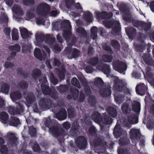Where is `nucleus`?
I'll use <instances>...</instances> for the list:
<instances>
[{"mask_svg":"<svg viewBox=\"0 0 154 154\" xmlns=\"http://www.w3.org/2000/svg\"><path fill=\"white\" fill-rule=\"evenodd\" d=\"M115 99L116 102L120 104L122 101V98L121 97H118L116 95H115Z\"/></svg>","mask_w":154,"mask_h":154,"instance_id":"nucleus-53","label":"nucleus"},{"mask_svg":"<svg viewBox=\"0 0 154 154\" xmlns=\"http://www.w3.org/2000/svg\"><path fill=\"white\" fill-rule=\"evenodd\" d=\"M106 110L108 114L112 116L115 117L116 116V111L113 107H109Z\"/></svg>","mask_w":154,"mask_h":154,"instance_id":"nucleus-26","label":"nucleus"},{"mask_svg":"<svg viewBox=\"0 0 154 154\" xmlns=\"http://www.w3.org/2000/svg\"><path fill=\"white\" fill-rule=\"evenodd\" d=\"M71 94L74 100H76L78 97V91L77 89H74V91H71Z\"/></svg>","mask_w":154,"mask_h":154,"instance_id":"nucleus-38","label":"nucleus"},{"mask_svg":"<svg viewBox=\"0 0 154 154\" xmlns=\"http://www.w3.org/2000/svg\"><path fill=\"white\" fill-rule=\"evenodd\" d=\"M20 45L18 44L10 46L9 49L12 51L11 55L13 56H16L17 53L20 51Z\"/></svg>","mask_w":154,"mask_h":154,"instance_id":"nucleus-13","label":"nucleus"},{"mask_svg":"<svg viewBox=\"0 0 154 154\" xmlns=\"http://www.w3.org/2000/svg\"><path fill=\"white\" fill-rule=\"evenodd\" d=\"M8 18L7 16L4 13L0 15V23H7L8 21Z\"/></svg>","mask_w":154,"mask_h":154,"instance_id":"nucleus-30","label":"nucleus"},{"mask_svg":"<svg viewBox=\"0 0 154 154\" xmlns=\"http://www.w3.org/2000/svg\"><path fill=\"white\" fill-rule=\"evenodd\" d=\"M9 90V86L7 84H4L2 85L1 91L2 93L5 94H8Z\"/></svg>","mask_w":154,"mask_h":154,"instance_id":"nucleus-27","label":"nucleus"},{"mask_svg":"<svg viewBox=\"0 0 154 154\" xmlns=\"http://www.w3.org/2000/svg\"><path fill=\"white\" fill-rule=\"evenodd\" d=\"M92 119L95 122L99 124L101 128L102 127L101 125L102 124H109L112 122L111 118L106 116L104 115L103 118H101L99 113L97 112L93 113Z\"/></svg>","mask_w":154,"mask_h":154,"instance_id":"nucleus-2","label":"nucleus"},{"mask_svg":"<svg viewBox=\"0 0 154 154\" xmlns=\"http://www.w3.org/2000/svg\"><path fill=\"white\" fill-rule=\"evenodd\" d=\"M114 69L120 73H124L126 69V66L124 63L117 61L114 62L113 64Z\"/></svg>","mask_w":154,"mask_h":154,"instance_id":"nucleus-4","label":"nucleus"},{"mask_svg":"<svg viewBox=\"0 0 154 154\" xmlns=\"http://www.w3.org/2000/svg\"><path fill=\"white\" fill-rule=\"evenodd\" d=\"M76 142L79 144L81 148H85L86 145V140L85 138L83 137H80L77 139Z\"/></svg>","mask_w":154,"mask_h":154,"instance_id":"nucleus-16","label":"nucleus"},{"mask_svg":"<svg viewBox=\"0 0 154 154\" xmlns=\"http://www.w3.org/2000/svg\"><path fill=\"white\" fill-rule=\"evenodd\" d=\"M98 61V59L97 57L91 59L89 61V63L93 66L96 65Z\"/></svg>","mask_w":154,"mask_h":154,"instance_id":"nucleus-40","label":"nucleus"},{"mask_svg":"<svg viewBox=\"0 0 154 154\" xmlns=\"http://www.w3.org/2000/svg\"><path fill=\"white\" fill-rule=\"evenodd\" d=\"M57 128L56 127H52L49 129V133L53 135L56 134L57 133Z\"/></svg>","mask_w":154,"mask_h":154,"instance_id":"nucleus-39","label":"nucleus"},{"mask_svg":"<svg viewBox=\"0 0 154 154\" xmlns=\"http://www.w3.org/2000/svg\"><path fill=\"white\" fill-rule=\"evenodd\" d=\"M81 81L84 86L86 94H88V95L90 94L91 93V91L90 87L87 85V82L86 80L85 79L83 78V79L81 80Z\"/></svg>","mask_w":154,"mask_h":154,"instance_id":"nucleus-20","label":"nucleus"},{"mask_svg":"<svg viewBox=\"0 0 154 154\" xmlns=\"http://www.w3.org/2000/svg\"><path fill=\"white\" fill-rule=\"evenodd\" d=\"M13 65L9 62H7L5 63V66L7 68L11 67Z\"/></svg>","mask_w":154,"mask_h":154,"instance_id":"nucleus-61","label":"nucleus"},{"mask_svg":"<svg viewBox=\"0 0 154 154\" xmlns=\"http://www.w3.org/2000/svg\"><path fill=\"white\" fill-rule=\"evenodd\" d=\"M8 123L10 125L15 127H17L20 124L19 119L13 116L11 117Z\"/></svg>","mask_w":154,"mask_h":154,"instance_id":"nucleus-14","label":"nucleus"},{"mask_svg":"<svg viewBox=\"0 0 154 154\" xmlns=\"http://www.w3.org/2000/svg\"><path fill=\"white\" fill-rule=\"evenodd\" d=\"M137 122V117L134 115H133L127 117L124 122V124L125 127H130L131 125L135 124Z\"/></svg>","mask_w":154,"mask_h":154,"instance_id":"nucleus-5","label":"nucleus"},{"mask_svg":"<svg viewBox=\"0 0 154 154\" xmlns=\"http://www.w3.org/2000/svg\"><path fill=\"white\" fill-rule=\"evenodd\" d=\"M12 11L14 13L19 16H22L24 14V12L21 8L18 5H15L12 8Z\"/></svg>","mask_w":154,"mask_h":154,"instance_id":"nucleus-12","label":"nucleus"},{"mask_svg":"<svg viewBox=\"0 0 154 154\" xmlns=\"http://www.w3.org/2000/svg\"><path fill=\"white\" fill-rule=\"evenodd\" d=\"M100 94L103 97L110 95L111 94V91L109 88L101 90L100 91Z\"/></svg>","mask_w":154,"mask_h":154,"instance_id":"nucleus-23","label":"nucleus"},{"mask_svg":"<svg viewBox=\"0 0 154 154\" xmlns=\"http://www.w3.org/2000/svg\"><path fill=\"white\" fill-rule=\"evenodd\" d=\"M34 55L36 58L39 59L41 60H43L45 59L46 55L43 52H41L38 48H35L34 52Z\"/></svg>","mask_w":154,"mask_h":154,"instance_id":"nucleus-11","label":"nucleus"},{"mask_svg":"<svg viewBox=\"0 0 154 154\" xmlns=\"http://www.w3.org/2000/svg\"><path fill=\"white\" fill-rule=\"evenodd\" d=\"M144 85L143 84H141L137 86L136 88V91L137 94L140 95H144V92L143 87Z\"/></svg>","mask_w":154,"mask_h":154,"instance_id":"nucleus-19","label":"nucleus"},{"mask_svg":"<svg viewBox=\"0 0 154 154\" xmlns=\"http://www.w3.org/2000/svg\"><path fill=\"white\" fill-rule=\"evenodd\" d=\"M58 14L59 13L56 11L53 10L50 13V15L52 16H55Z\"/></svg>","mask_w":154,"mask_h":154,"instance_id":"nucleus-58","label":"nucleus"},{"mask_svg":"<svg viewBox=\"0 0 154 154\" xmlns=\"http://www.w3.org/2000/svg\"><path fill=\"white\" fill-rule=\"evenodd\" d=\"M23 103L24 104L23 102L17 104L15 109L13 107H10L8 109V111L10 113L13 115L17 114H22L24 110V107Z\"/></svg>","mask_w":154,"mask_h":154,"instance_id":"nucleus-3","label":"nucleus"},{"mask_svg":"<svg viewBox=\"0 0 154 154\" xmlns=\"http://www.w3.org/2000/svg\"><path fill=\"white\" fill-rule=\"evenodd\" d=\"M37 10L39 15V17L36 18V23L39 25H44V20L42 18V16H44L46 15L49 11V6L46 4L42 3L38 6Z\"/></svg>","mask_w":154,"mask_h":154,"instance_id":"nucleus-1","label":"nucleus"},{"mask_svg":"<svg viewBox=\"0 0 154 154\" xmlns=\"http://www.w3.org/2000/svg\"><path fill=\"white\" fill-rule=\"evenodd\" d=\"M97 69L101 70L106 74H109L110 72V68L108 65L98 64L97 66Z\"/></svg>","mask_w":154,"mask_h":154,"instance_id":"nucleus-10","label":"nucleus"},{"mask_svg":"<svg viewBox=\"0 0 154 154\" xmlns=\"http://www.w3.org/2000/svg\"><path fill=\"white\" fill-rule=\"evenodd\" d=\"M20 30L21 35L23 38L24 39H27L30 37L32 33L28 31L24 27H21L20 28Z\"/></svg>","mask_w":154,"mask_h":154,"instance_id":"nucleus-9","label":"nucleus"},{"mask_svg":"<svg viewBox=\"0 0 154 154\" xmlns=\"http://www.w3.org/2000/svg\"><path fill=\"white\" fill-rule=\"evenodd\" d=\"M132 110L136 112L139 113L140 111V103L138 102H134L132 106Z\"/></svg>","mask_w":154,"mask_h":154,"instance_id":"nucleus-25","label":"nucleus"},{"mask_svg":"<svg viewBox=\"0 0 154 154\" xmlns=\"http://www.w3.org/2000/svg\"><path fill=\"white\" fill-rule=\"evenodd\" d=\"M11 98L13 102L18 100L20 97V94L19 91L12 92L10 94Z\"/></svg>","mask_w":154,"mask_h":154,"instance_id":"nucleus-22","label":"nucleus"},{"mask_svg":"<svg viewBox=\"0 0 154 154\" xmlns=\"http://www.w3.org/2000/svg\"><path fill=\"white\" fill-rule=\"evenodd\" d=\"M87 21L89 22H91L92 20V15L90 12H85L83 13Z\"/></svg>","mask_w":154,"mask_h":154,"instance_id":"nucleus-28","label":"nucleus"},{"mask_svg":"<svg viewBox=\"0 0 154 154\" xmlns=\"http://www.w3.org/2000/svg\"><path fill=\"white\" fill-rule=\"evenodd\" d=\"M126 133L125 131L120 128L119 125L117 124L114 128L113 134L116 138L119 137L122 134H125Z\"/></svg>","mask_w":154,"mask_h":154,"instance_id":"nucleus-8","label":"nucleus"},{"mask_svg":"<svg viewBox=\"0 0 154 154\" xmlns=\"http://www.w3.org/2000/svg\"><path fill=\"white\" fill-rule=\"evenodd\" d=\"M88 101L92 104L94 103L95 100L94 97L93 96H90L88 99Z\"/></svg>","mask_w":154,"mask_h":154,"instance_id":"nucleus-51","label":"nucleus"},{"mask_svg":"<svg viewBox=\"0 0 154 154\" xmlns=\"http://www.w3.org/2000/svg\"><path fill=\"white\" fill-rule=\"evenodd\" d=\"M12 39L14 40H17L18 38V31L17 29H13L12 33Z\"/></svg>","mask_w":154,"mask_h":154,"instance_id":"nucleus-32","label":"nucleus"},{"mask_svg":"<svg viewBox=\"0 0 154 154\" xmlns=\"http://www.w3.org/2000/svg\"><path fill=\"white\" fill-rule=\"evenodd\" d=\"M19 85L22 88L24 89L27 88L28 85L26 82L23 81L20 82Z\"/></svg>","mask_w":154,"mask_h":154,"instance_id":"nucleus-48","label":"nucleus"},{"mask_svg":"<svg viewBox=\"0 0 154 154\" xmlns=\"http://www.w3.org/2000/svg\"><path fill=\"white\" fill-rule=\"evenodd\" d=\"M32 97H33L32 96H31L30 97H28L26 98V100L27 102L26 105L28 107L30 106L29 105H28V104L30 103L33 102L32 99Z\"/></svg>","mask_w":154,"mask_h":154,"instance_id":"nucleus-49","label":"nucleus"},{"mask_svg":"<svg viewBox=\"0 0 154 154\" xmlns=\"http://www.w3.org/2000/svg\"><path fill=\"white\" fill-rule=\"evenodd\" d=\"M64 128L67 129H69L70 127L69 124L68 122H66L63 124Z\"/></svg>","mask_w":154,"mask_h":154,"instance_id":"nucleus-59","label":"nucleus"},{"mask_svg":"<svg viewBox=\"0 0 154 154\" xmlns=\"http://www.w3.org/2000/svg\"><path fill=\"white\" fill-rule=\"evenodd\" d=\"M103 83V81L101 78L97 77L95 79L94 83L95 84L97 85L101 84Z\"/></svg>","mask_w":154,"mask_h":154,"instance_id":"nucleus-46","label":"nucleus"},{"mask_svg":"<svg viewBox=\"0 0 154 154\" xmlns=\"http://www.w3.org/2000/svg\"><path fill=\"white\" fill-rule=\"evenodd\" d=\"M31 46L30 44H29L28 45H24L22 47V51L23 53H26L27 51H29L31 48Z\"/></svg>","mask_w":154,"mask_h":154,"instance_id":"nucleus-34","label":"nucleus"},{"mask_svg":"<svg viewBox=\"0 0 154 154\" xmlns=\"http://www.w3.org/2000/svg\"><path fill=\"white\" fill-rule=\"evenodd\" d=\"M8 114L5 112H1L0 113V119L2 121L5 123L8 122Z\"/></svg>","mask_w":154,"mask_h":154,"instance_id":"nucleus-24","label":"nucleus"},{"mask_svg":"<svg viewBox=\"0 0 154 154\" xmlns=\"http://www.w3.org/2000/svg\"><path fill=\"white\" fill-rule=\"evenodd\" d=\"M34 3L33 0H26L23 2L24 5L28 6H31Z\"/></svg>","mask_w":154,"mask_h":154,"instance_id":"nucleus-44","label":"nucleus"},{"mask_svg":"<svg viewBox=\"0 0 154 154\" xmlns=\"http://www.w3.org/2000/svg\"><path fill=\"white\" fill-rule=\"evenodd\" d=\"M99 14L102 16V18H109L112 16V14L111 12L109 13V14H108L106 12H103L101 13H100Z\"/></svg>","mask_w":154,"mask_h":154,"instance_id":"nucleus-36","label":"nucleus"},{"mask_svg":"<svg viewBox=\"0 0 154 154\" xmlns=\"http://www.w3.org/2000/svg\"><path fill=\"white\" fill-rule=\"evenodd\" d=\"M41 88L43 93L45 94H50V89L47 85H44V84L41 85Z\"/></svg>","mask_w":154,"mask_h":154,"instance_id":"nucleus-29","label":"nucleus"},{"mask_svg":"<svg viewBox=\"0 0 154 154\" xmlns=\"http://www.w3.org/2000/svg\"><path fill=\"white\" fill-rule=\"evenodd\" d=\"M63 23L68 28V31H66L63 34V36L65 39H66V37L67 36L69 37L70 36V29L71 28V26L69 21L67 20H65L63 21Z\"/></svg>","mask_w":154,"mask_h":154,"instance_id":"nucleus-15","label":"nucleus"},{"mask_svg":"<svg viewBox=\"0 0 154 154\" xmlns=\"http://www.w3.org/2000/svg\"><path fill=\"white\" fill-rule=\"evenodd\" d=\"M66 112L64 109H61L60 111L56 115L57 118L60 121L65 119L66 118Z\"/></svg>","mask_w":154,"mask_h":154,"instance_id":"nucleus-17","label":"nucleus"},{"mask_svg":"<svg viewBox=\"0 0 154 154\" xmlns=\"http://www.w3.org/2000/svg\"><path fill=\"white\" fill-rule=\"evenodd\" d=\"M71 82L72 84L74 86L79 88H80V85L79 83V82L76 78H73L72 79Z\"/></svg>","mask_w":154,"mask_h":154,"instance_id":"nucleus-37","label":"nucleus"},{"mask_svg":"<svg viewBox=\"0 0 154 154\" xmlns=\"http://www.w3.org/2000/svg\"><path fill=\"white\" fill-rule=\"evenodd\" d=\"M131 138L132 142L135 143L137 141L138 137L140 135V133L138 130L132 129L130 132Z\"/></svg>","mask_w":154,"mask_h":154,"instance_id":"nucleus-7","label":"nucleus"},{"mask_svg":"<svg viewBox=\"0 0 154 154\" xmlns=\"http://www.w3.org/2000/svg\"><path fill=\"white\" fill-rule=\"evenodd\" d=\"M67 8H70L73 5L74 0H65Z\"/></svg>","mask_w":154,"mask_h":154,"instance_id":"nucleus-41","label":"nucleus"},{"mask_svg":"<svg viewBox=\"0 0 154 154\" xmlns=\"http://www.w3.org/2000/svg\"><path fill=\"white\" fill-rule=\"evenodd\" d=\"M48 104L49 103L48 102H46L45 100V101L44 100H41L39 103L40 106L45 109L48 108L49 107Z\"/></svg>","mask_w":154,"mask_h":154,"instance_id":"nucleus-31","label":"nucleus"},{"mask_svg":"<svg viewBox=\"0 0 154 154\" xmlns=\"http://www.w3.org/2000/svg\"><path fill=\"white\" fill-rule=\"evenodd\" d=\"M91 37L93 39H95L97 37V28L95 26L93 27L91 29Z\"/></svg>","mask_w":154,"mask_h":154,"instance_id":"nucleus-33","label":"nucleus"},{"mask_svg":"<svg viewBox=\"0 0 154 154\" xmlns=\"http://www.w3.org/2000/svg\"><path fill=\"white\" fill-rule=\"evenodd\" d=\"M6 4L8 5L11 6L13 3V1L12 0H5Z\"/></svg>","mask_w":154,"mask_h":154,"instance_id":"nucleus-60","label":"nucleus"},{"mask_svg":"<svg viewBox=\"0 0 154 154\" xmlns=\"http://www.w3.org/2000/svg\"><path fill=\"white\" fill-rule=\"evenodd\" d=\"M61 50L60 47H58L57 45H55L53 48V51L55 52H60Z\"/></svg>","mask_w":154,"mask_h":154,"instance_id":"nucleus-56","label":"nucleus"},{"mask_svg":"<svg viewBox=\"0 0 154 154\" xmlns=\"http://www.w3.org/2000/svg\"><path fill=\"white\" fill-rule=\"evenodd\" d=\"M1 154H7V148L5 146L2 147L1 150Z\"/></svg>","mask_w":154,"mask_h":154,"instance_id":"nucleus-50","label":"nucleus"},{"mask_svg":"<svg viewBox=\"0 0 154 154\" xmlns=\"http://www.w3.org/2000/svg\"><path fill=\"white\" fill-rule=\"evenodd\" d=\"M112 57L111 56L104 55L102 57L103 60L105 62H110L112 61Z\"/></svg>","mask_w":154,"mask_h":154,"instance_id":"nucleus-35","label":"nucleus"},{"mask_svg":"<svg viewBox=\"0 0 154 154\" xmlns=\"http://www.w3.org/2000/svg\"><path fill=\"white\" fill-rule=\"evenodd\" d=\"M113 25H116V26L117 27V30H119L120 26V24L119 22L118 21H115L113 24Z\"/></svg>","mask_w":154,"mask_h":154,"instance_id":"nucleus-57","label":"nucleus"},{"mask_svg":"<svg viewBox=\"0 0 154 154\" xmlns=\"http://www.w3.org/2000/svg\"><path fill=\"white\" fill-rule=\"evenodd\" d=\"M40 71L39 70L35 69L34 70L33 72V76L35 78V76L36 75L38 76L40 74Z\"/></svg>","mask_w":154,"mask_h":154,"instance_id":"nucleus-52","label":"nucleus"},{"mask_svg":"<svg viewBox=\"0 0 154 154\" xmlns=\"http://www.w3.org/2000/svg\"><path fill=\"white\" fill-rule=\"evenodd\" d=\"M77 32L81 33L83 35H84L86 34V32L85 30L82 27H79L76 30Z\"/></svg>","mask_w":154,"mask_h":154,"instance_id":"nucleus-47","label":"nucleus"},{"mask_svg":"<svg viewBox=\"0 0 154 154\" xmlns=\"http://www.w3.org/2000/svg\"><path fill=\"white\" fill-rule=\"evenodd\" d=\"M111 44L115 48L118 49L120 48L119 43L116 41H112V42Z\"/></svg>","mask_w":154,"mask_h":154,"instance_id":"nucleus-42","label":"nucleus"},{"mask_svg":"<svg viewBox=\"0 0 154 154\" xmlns=\"http://www.w3.org/2000/svg\"><path fill=\"white\" fill-rule=\"evenodd\" d=\"M112 78L114 80L113 88L118 91L122 90L123 82L122 81L119 79L118 77L116 76H113Z\"/></svg>","mask_w":154,"mask_h":154,"instance_id":"nucleus-6","label":"nucleus"},{"mask_svg":"<svg viewBox=\"0 0 154 154\" xmlns=\"http://www.w3.org/2000/svg\"><path fill=\"white\" fill-rule=\"evenodd\" d=\"M128 109V106L127 104H124L122 107V109L124 112L127 111Z\"/></svg>","mask_w":154,"mask_h":154,"instance_id":"nucleus-55","label":"nucleus"},{"mask_svg":"<svg viewBox=\"0 0 154 154\" xmlns=\"http://www.w3.org/2000/svg\"><path fill=\"white\" fill-rule=\"evenodd\" d=\"M29 133L32 136H34L36 133L35 129L32 126L29 128Z\"/></svg>","mask_w":154,"mask_h":154,"instance_id":"nucleus-43","label":"nucleus"},{"mask_svg":"<svg viewBox=\"0 0 154 154\" xmlns=\"http://www.w3.org/2000/svg\"><path fill=\"white\" fill-rule=\"evenodd\" d=\"M36 41L35 42V44L38 46H40L41 43L42 42L43 36L41 34L37 33L35 36Z\"/></svg>","mask_w":154,"mask_h":154,"instance_id":"nucleus-18","label":"nucleus"},{"mask_svg":"<svg viewBox=\"0 0 154 154\" xmlns=\"http://www.w3.org/2000/svg\"><path fill=\"white\" fill-rule=\"evenodd\" d=\"M150 8L151 10L154 12V1L152 2L151 3L150 5Z\"/></svg>","mask_w":154,"mask_h":154,"instance_id":"nucleus-64","label":"nucleus"},{"mask_svg":"<svg viewBox=\"0 0 154 154\" xmlns=\"http://www.w3.org/2000/svg\"><path fill=\"white\" fill-rule=\"evenodd\" d=\"M85 70L87 73H90L93 71V69L91 66H88L86 68Z\"/></svg>","mask_w":154,"mask_h":154,"instance_id":"nucleus-54","label":"nucleus"},{"mask_svg":"<svg viewBox=\"0 0 154 154\" xmlns=\"http://www.w3.org/2000/svg\"><path fill=\"white\" fill-rule=\"evenodd\" d=\"M50 79L51 82L54 85L57 84L58 82L57 80L54 78L52 74L51 75Z\"/></svg>","mask_w":154,"mask_h":154,"instance_id":"nucleus-45","label":"nucleus"},{"mask_svg":"<svg viewBox=\"0 0 154 154\" xmlns=\"http://www.w3.org/2000/svg\"><path fill=\"white\" fill-rule=\"evenodd\" d=\"M34 18V11L30 10L27 12L25 18L27 20H32Z\"/></svg>","mask_w":154,"mask_h":154,"instance_id":"nucleus-21","label":"nucleus"},{"mask_svg":"<svg viewBox=\"0 0 154 154\" xmlns=\"http://www.w3.org/2000/svg\"><path fill=\"white\" fill-rule=\"evenodd\" d=\"M4 32L7 35H9L10 34V29L9 28H7L5 29Z\"/></svg>","mask_w":154,"mask_h":154,"instance_id":"nucleus-62","label":"nucleus"},{"mask_svg":"<svg viewBox=\"0 0 154 154\" xmlns=\"http://www.w3.org/2000/svg\"><path fill=\"white\" fill-rule=\"evenodd\" d=\"M33 148L35 151H37L39 149V146L38 144H35Z\"/></svg>","mask_w":154,"mask_h":154,"instance_id":"nucleus-63","label":"nucleus"}]
</instances>
